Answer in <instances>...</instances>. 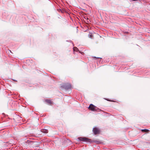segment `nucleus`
<instances>
[{
    "label": "nucleus",
    "mask_w": 150,
    "mask_h": 150,
    "mask_svg": "<svg viewBox=\"0 0 150 150\" xmlns=\"http://www.w3.org/2000/svg\"><path fill=\"white\" fill-rule=\"evenodd\" d=\"M61 86L67 90L70 89L71 88V85L69 83H64Z\"/></svg>",
    "instance_id": "nucleus-1"
},
{
    "label": "nucleus",
    "mask_w": 150,
    "mask_h": 150,
    "mask_svg": "<svg viewBox=\"0 0 150 150\" xmlns=\"http://www.w3.org/2000/svg\"><path fill=\"white\" fill-rule=\"evenodd\" d=\"M79 140L86 142H90L91 140L85 137H79L78 138Z\"/></svg>",
    "instance_id": "nucleus-2"
},
{
    "label": "nucleus",
    "mask_w": 150,
    "mask_h": 150,
    "mask_svg": "<svg viewBox=\"0 0 150 150\" xmlns=\"http://www.w3.org/2000/svg\"><path fill=\"white\" fill-rule=\"evenodd\" d=\"M88 108L89 110L92 111H97V109H98V108L96 106L92 104H91L88 107Z\"/></svg>",
    "instance_id": "nucleus-3"
},
{
    "label": "nucleus",
    "mask_w": 150,
    "mask_h": 150,
    "mask_svg": "<svg viewBox=\"0 0 150 150\" xmlns=\"http://www.w3.org/2000/svg\"><path fill=\"white\" fill-rule=\"evenodd\" d=\"M93 131L94 134L95 135L99 134L100 133V130L98 128L96 127L93 128Z\"/></svg>",
    "instance_id": "nucleus-4"
},
{
    "label": "nucleus",
    "mask_w": 150,
    "mask_h": 150,
    "mask_svg": "<svg viewBox=\"0 0 150 150\" xmlns=\"http://www.w3.org/2000/svg\"><path fill=\"white\" fill-rule=\"evenodd\" d=\"M41 132H42L43 133H47L48 132V130L46 129H41Z\"/></svg>",
    "instance_id": "nucleus-5"
},
{
    "label": "nucleus",
    "mask_w": 150,
    "mask_h": 150,
    "mask_svg": "<svg viewBox=\"0 0 150 150\" xmlns=\"http://www.w3.org/2000/svg\"><path fill=\"white\" fill-rule=\"evenodd\" d=\"M45 101L48 104L51 105L52 103V101L50 100L47 99L45 100Z\"/></svg>",
    "instance_id": "nucleus-6"
},
{
    "label": "nucleus",
    "mask_w": 150,
    "mask_h": 150,
    "mask_svg": "<svg viewBox=\"0 0 150 150\" xmlns=\"http://www.w3.org/2000/svg\"><path fill=\"white\" fill-rule=\"evenodd\" d=\"M142 132H148L149 131V130L147 129H142Z\"/></svg>",
    "instance_id": "nucleus-7"
},
{
    "label": "nucleus",
    "mask_w": 150,
    "mask_h": 150,
    "mask_svg": "<svg viewBox=\"0 0 150 150\" xmlns=\"http://www.w3.org/2000/svg\"><path fill=\"white\" fill-rule=\"evenodd\" d=\"M73 50L74 51H78L79 50L76 47H74L73 48Z\"/></svg>",
    "instance_id": "nucleus-8"
},
{
    "label": "nucleus",
    "mask_w": 150,
    "mask_h": 150,
    "mask_svg": "<svg viewBox=\"0 0 150 150\" xmlns=\"http://www.w3.org/2000/svg\"><path fill=\"white\" fill-rule=\"evenodd\" d=\"M88 37H89V38L92 39L93 35L91 34H89Z\"/></svg>",
    "instance_id": "nucleus-9"
},
{
    "label": "nucleus",
    "mask_w": 150,
    "mask_h": 150,
    "mask_svg": "<svg viewBox=\"0 0 150 150\" xmlns=\"http://www.w3.org/2000/svg\"><path fill=\"white\" fill-rule=\"evenodd\" d=\"M93 58H95L96 59H97L98 58H98V57H93Z\"/></svg>",
    "instance_id": "nucleus-10"
},
{
    "label": "nucleus",
    "mask_w": 150,
    "mask_h": 150,
    "mask_svg": "<svg viewBox=\"0 0 150 150\" xmlns=\"http://www.w3.org/2000/svg\"><path fill=\"white\" fill-rule=\"evenodd\" d=\"M80 52V53H81V54H82V53H83V52Z\"/></svg>",
    "instance_id": "nucleus-11"
}]
</instances>
